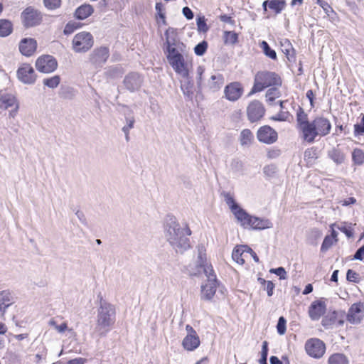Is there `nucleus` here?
Listing matches in <instances>:
<instances>
[{
  "mask_svg": "<svg viewBox=\"0 0 364 364\" xmlns=\"http://www.w3.org/2000/svg\"><path fill=\"white\" fill-rule=\"evenodd\" d=\"M166 41L163 50L167 61L175 73L184 80L190 79L192 61L186 53L185 45L176 38V33L173 28H168L164 33Z\"/></svg>",
  "mask_w": 364,
  "mask_h": 364,
  "instance_id": "nucleus-1",
  "label": "nucleus"
},
{
  "mask_svg": "<svg viewBox=\"0 0 364 364\" xmlns=\"http://www.w3.org/2000/svg\"><path fill=\"white\" fill-rule=\"evenodd\" d=\"M164 235L171 246L183 253L191 247L190 240L188 236L192 232L188 225L181 228L176 218L173 215H167L164 223Z\"/></svg>",
  "mask_w": 364,
  "mask_h": 364,
  "instance_id": "nucleus-2",
  "label": "nucleus"
},
{
  "mask_svg": "<svg viewBox=\"0 0 364 364\" xmlns=\"http://www.w3.org/2000/svg\"><path fill=\"white\" fill-rule=\"evenodd\" d=\"M99 307L97 308V323L95 330L102 337L110 331L116 321V309L114 305L103 299L100 293L97 295Z\"/></svg>",
  "mask_w": 364,
  "mask_h": 364,
  "instance_id": "nucleus-3",
  "label": "nucleus"
},
{
  "mask_svg": "<svg viewBox=\"0 0 364 364\" xmlns=\"http://www.w3.org/2000/svg\"><path fill=\"white\" fill-rule=\"evenodd\" d=\"M282 80L280 77L274 72L260 71L255 76L254 85L250 95L261 92L271 86H280Z\"/></svg>",
  "mask_w": 364,
  "mask_h": 364,
  "instance_id": "nucleus-4",
  "label": "nucleus"
},
{
  "mask_svg": "<svg viewBox=\"0 0 364 364\" xmlns=\"http://www.w3.org/2000/svg\"><path fill=\"white\" fill-rule=\"evenodd\" d=\"M307 116L296 115V129L303 141L312 144L318 135L312 121H309Z\"/></svg>",
  "mask_w": 364,
  "mask_h": 364,
  "instance_id": "nucleus-5",
  "label": "nucleus"
},
{
  "mask_svg": "<svg viewBox=\"0 0 364 364\" xmlns=\"http://www.w3.org/2000/svg\"><path fill=\"white\" fill-rule=\"evenodd\" d=\"M237 221L245 228L252 230H264L272 228V223L269 219L261 218L250 215L246 210Z\"/></svg>",
  "mask_w": 364,
  "mask_h": 364,
  "instance_id": "nucleus-6",
  "label": "nucleus"
},
{
  "mask_svg": "<svg viewBox=\"0 0 364 364\" xmlns=\"http://www.w3.org/2000/svg\"><path fill=\"white\" fill-rule=\"evenodd\" d=\"M94 44V39L90 33L80 32L75 35L73 39V49L76 53H85Z\"/></svg>",
  "mask_w": 364,
  "mask_h": 364,
  "instance_id": "nucleus-7",
  "label": "nucleus"
},
{
  "mask_svg": "<svg viewBox=\"0 0 364 364\" xmlns=\"http://www.w3.org/2000/svg\"><path fill=\"white\" fill-rule=\"evenodd\" d=\"M109 57V49L107 46H100L93 49L88 55L87 62L95 68L103 67Z\"/></svg>",
  "mask_w": 364,
  "mask_h": 364,
  "instance_id": "nucleus-8",
  "label": "nucleus"
},
{
  "mask_svg": "<svg viewBox=\"0 0 364 364\" xmlns=\"http://www.w3.org/2000/svg\"><path fill=\"white\" fill-rule=\"evenodd\" d=\"M305 350L309 356L320 358L325 353L326 346L323 341L318 338H310L306 341Z\"/></svg>",
  "mask_w": 364,
  "mask_h": 364,
  "instance_id": "nucleus-9",
  "label": "nucleus"
},
{
  "mask_svg": "<svg viewBox=\"0 0 364 364\" xmlns=\"http://www.w3.org/2000/svg\"><path fill=\"white\" fill-rule=\"evenodd\" d=\"M205 276L208 278V283L201 286V299L210 301L215 294L219 282L215 273Z\"/></svg>",
  "mask_w": 364,
  "mask_h": 364,
  "instance_id": "nucleus-10",
  "label": "nucleus"
},
{
  "mask_svg": "<svg viewBox=\"0 0 364 364\" xmlns=\"http://www.w3.org/2000/svg\"><path fill=\"white\" fill-rule=\"evenodd\" d=\"M0 109L8 110L10 114L16 112L18 109V103L14 95L6 90L0 91Z\"/></svg>",
  "mask_w": 364,
  "mask_h": 364,
  "instance_id": "nucleus-11",
  "label": "nucleus"
},
{
  "mask_svg": "<svg viewBox=\"0 0 364 364\" xmlns=\"http://www.w3.org/2000/svg\"><path fill=\"white\" fill-rule=\"evenodd\" d=\"M23 25L26 27H33L38 25L42 21V15L37 10L28 7L21 14Z\"/></svg>",
  "mask_w": 364,
  "mask_h": 364,
  "instance_id": "nucleus-12",
  "label": "nucleus"
},
{
  "mask_svg": "<svg viewBox=\"0 0 364 364\" xmlns=\"http://www.w3.org/2000/svg\"><path fill=\"white\" fill-rule=\"evenodd\" d=\"M58 66L56 60L51 55L39 57L36 62V69L41 73H49L53 72Z\"/></svg>",
  "mask_w": 364,
  "mask_h": 364,
  "instance_id": "nucleus-13",
  "label": "nucleus"
},
{
  "mask_svg": "<svg viewBox=\"0 0 364 364\" xmlns=\"http://www.w3.org/2000/svg\"><path fill=\"white\" fill-rule=\"evenodd\" d=\"M17 77L24 84H33L36 81L35 71L29 64H23L18 69Z\"/></svg>",
  "mask_w": 364,
  "mask_h": 364,
  "instance_id": "nucleus-14",
  "label": "nucleus"
},
{
  "mask_svg": "<svg viewBox=\"0 0 364 364\" xmlns=\"http://www.w3.org/2000/svg\"><path fill=\"white\" fill-rule=\"evenodd\" d=\"M259 141L271 144L277 139V133L269 126H263L259 129L257 134Z\"/></svg>",
  "mask_w": 364,
  "mask_h": 364,
  "instance_id": "nucleus-15",
  "label": "nucleus"
},
{
  "mask_svg": "<svg viewBox=\"0 0 364 364\" xmlns=\"http://www.w3.org/2000/svg\"><path fill=\"white\" fill-rule=\"evenodd\" d=\"M123 82L128 90L134 92L141 87L143 78L138 73L133 72L125 76Z\"/></svg>",
  "mask_w": 364,
  "mask_h": 364,
  "instance_id": "nucleus-16",
  "label": "nucleus"
},
{
  "mask_svg": "<svg viewBox=\"0 0 364 364\" xmlns=\"http://www.w3.org/2000/svg\"><path fill=\"white\" fill-rule=\"evenodd\" d=\"M326 305L321 300L313 301L309 308V315L311 320L318 321L326 313Z\"/></svg>",
  "mask_w": 364,
  "mask_h": 364,
  "instance_id": "nucleus-17",
  "label": "nucleus"
},
{
  "mask_svg": "<svg viewBox=\"0 0 364 364\" xmlns=\"http://www.w3.org/2000/svg\"><path fill=\"white\" fill-rule=\"evenodd\" d=\"M318 136H324L329 134L331 124L327 119L320 117L312 121Z\"/></svg>",
  "mask_w": 364,
  "mask_h": 364,
  "instance_id": "nucleus-18",
  "label": "nucleus"
},
{
  "mask_svg": "<svg viewBox=\"0 0 364 364\" xmlns=\"http://www.w3.org/2000/svg\"><path fill=\"white\" fill-rule=\"evenodd\" d=\"M242 87L239 82H232L225 88V95L230 101L238 100L242 94Z\"/></svg>",
  "mask_w": 364,
  "mask_h": 364,
  "instance_id": "nucleus-19",
  "label": "nucleus"
},
{
  "mask_svg": "<svg viewBox=\"0 0 364 364\" xmlns=\"http://www.w3.org/2000/svg\"><path fill=\"white\" fill-rule=\"evenodd\" d=\"M363 307V304L360 302L352 304L346 316L347 321L352 324L359 323L361 321L359 314L361 313Z\"/></svg>",
  "mask_w": 364,
  "mask_h": 364,
  "instance_id": "nucleus-20",
  "label": "nucleus"
},
{
  "mask_svg": "<svg viewBox=\"0 0 364 364\" xmlns=\"http://www.w3.org/2000/svg\"><path fill=\"white\" fill-rule=\"evenodd\" d=\"M37 43L33 38H23L19 44L20 52L26 56H31L36 50Z\"/></svg>",
  "mask_w": 364,
  "mask_h": 364,
  "instance_id": "nucleus-21",
  "label": "nucleus"
},
{
  "mask_svg": "<svg viewBox=\"0 0 364 364\" xmlns=\"http://www.w3.org/2000/svg\"><path fill=\"white\" fill-rule=\"evenodd\" d=\"M223 196L225 198V201L227 205L229 206L230 209L232 212L237 220L241 218L242 215V212H245V210L242 208L235 200L234 198L230 193H224Z\"/></svg>",
  "mask_w": 364,
  "mask_h": 364,
  "instance_id": "nucleus-22",
  "label": "nucleus"
},
{
  "mask_svg": "<svg viewBox=\"0 0 364 364\" xmlns=\"http://www.w3.org/2000/svg\"><path fill=\"white\" fill-rule=\"evenodd\" d=\"M285 0H266L262 3L264 11H267V7L274 11L276 14H280L286 7Z\"/></svg>",
  "mask_w": 364,
  "mask_h": 364,
  "instance_id": "nucleus-23",
  "label": "nucleus"
},
{
  "mask_svg": "<svg viewBox=\"0 0 364 364\" xmlns=\"http://www.w3.org/2000/svg\"><path fill=\"white\" fill-rule=\"evenodd\" d=\"M200 341L198 334L186 335L182 341L183 348L188 351H193L200 346Z\"/></svg>",
  "mask_w": 364,
  "mask_h": 364,
  "instance_id": "nucleus-24",
  "label": "nucleus"
},
{
  "mask_svg": "<svg viewBox=\"0 0 364 364\" xmlns=\"http://www.w3.org/2000/svg\"><path fill=\"white\" fill-rule=\"evenodd\" d=\"M197 267L203 269V273L205 275L215 273L213 266L207 263L205 253H203L200 249L198 250Z\"/></svg>",
  "mask_w": 364,
  "mask_h": 364,
  "instance_id": "nucleus-25",
  "label": "nucleus"
},
{
  "mask_svg": "<svg viewBox=\"0 0 364 364\" xmlns=\"http://www.w3.org/2000/svg\"><path fill=\"white\" fill-rule=\"evenodd\" d=\"M246 250L252 251V248L247 245L235 247L232 253V259L240 264H243L245 259L242 258V255L245 252Z\"/></svg>",
  "mask_w": 364,
  "mask_h": 364,
  "instance_id": "nucleus-26",
  "label": "nucleus"
},
{
  "mask_svg": "<svg viewBox=\"0 0 364 364\" xmlns=\"http://www.w3.org/2000/svg\"><path fill=\"white\" fill-rule=\"evenodd\" d=\"M93 12V7L90 4H85L76 9L75 16L77 19L84 20L91 16Z\"/></svg>",
  "mask_w": 364,
  "mask_h": 364,
  "instance_id": "nucleus-27",
  "label": "nucleus"
},
{
  "mask_svg": "<svg viewBox=\"0 0 364 364\" xmlns=\"http://www.w3.org/2000/svg\"><path fill=\"white\" fill-rule=\"evenodd\" d=\"M124 72L122 66L117 65L107 68L105 74L109 78H117L122 77Z\"/></svg>",
  "mask_w": 364,
  "mask_h": 364,
  "instance_id": "nucleus-28",
  "label": "nucleus"
},
{
  "mask_svg": "<svg viewBox=\"0 0 364 364\" xmlns=\"http://www.w3.org/2000/svg\"><path fill=\"white\" fill-rule=\"evenodd\" d=\"M282 50L289 61L295 60V51L289 40L286 39L282 43Z\"/></svg>",
  "mask_w": 364,
  "mask_h": 364,
  "instance_id": "nucleus-29",
  "label": "nucleus"
},
{
  "mask_svg": "<svg viewBox=\"0 0 364 364\" xmlns=\"http://www.w3.org/2000/svg\"><path fill=\"white\" fill-rule=\"evenodd\" d=\"M322 236V232L318 228L310 229L306 233L307 241L311 245H316L317 240Z\"/></svg>",
  "mask_w": 364,
  "mask_h": 364,
  "instance_id": "nucleus-30",
  "label": "nucleus"
},
{
  "mask_svg": "<svg viewBox=\"0 0 364 364\" xmlns=\"http://www.w3.org/2000/svg\"><path fill=\"white\" fill-rule=\"evenodd\" d=\"M328 364H349L348 358L343 353H333L328 360Z\"/></svg>",
  "mask_w": 364,
  "mask_h": 364,
  "instance_id": "nucleus-31",
  "label": "nucleus"
},
{
  "mask_svg": "<svg viewBox=\"0 0 364 364\" xmlns=\"http://www.w3.org/2000/svg\"><path fill=\"white\" fill-rule=\"evenodd\" d=\"M223 39L225 45L234 46L238 42V34L235 31H225Z\"/></svg>",
  "mask_w": 364,
  "mask_h": 364,
  "instance_id": "nucleus-32",
  "label": "nucleus"
},
{
  "mask_svg": "<svg viewBox=\"0 0 364 364\" xmlns=\"http://www.w3.org/2000/svg\"><path fill=\"white\" fill-rule=\"evenodd\" d=\"M264 108L262 102L254 100L247 107V114H264Z\"/></svg>",
  "mask_w": 364,
  "mask_h": 364,
  "instance_id": "nucleus-33",
  "label": "nucleus"
},
{
  "mask_svg": "<svg viewBox=\"0 0 364 364\" xmlns=\"http://www.w3.org/2000/svg\"><path fill=\"white\" fill-rule=\"evenodd\" d=\"M0 296L1 297V301L4 304L3 314H4L6 309L12 304L14 298L12 294L9 290L1 291Z\"/></svg>",
  "mask_w": 364,
  "mask_h": 364,
  "instance_id": "nucleus-34",
  "label": "nucleus"
},
{
  "mask_svg": "<svg viewBox=\"0 0 364 364\" xmlns=\"http://www.w3.org/2000/svg\"><path fill=\"white\" fill-rule=\"evenodd\" d=\"M126 124L122 127V130L124 134L125 140L128 142L129 138V130L134 127L135 119L133 115L125 116Z\"/></svg>",
  "mask_w": 364,
  "mask_h": 364,
  "instance_id": "nucleus-35",
  "label": "nucleus"
},
{
  "mask_svg": "<svg viewBox=\"0 0 364 364\" xmlns=\"http://www.w3.org/2000/svg\"><path fill=\"white\" fill-rule=\"evenodd\" d=\"M328 155L337 164H342L345 160V155L339 149L333 148L328 151Z\"/></svg>",
  "mask_w": 364,
  "mask_h": 364,
  "instance_id": "nucleus-36",
  "label": "nucleus"
},
{
  "mask_svg": "<svg viewBox=\"0 0 364 364\" xmlns=\"http://www.w3.org/2000/svg\"><path fill=\"white\" fill-rule=\"evenodd\" d=\"M12 32V24L9 20H0V36L6 37L11 34Z\"/></svg>",
  "mask_w": 364,
  "mask_h": 364,
  "instance_id": "nucleus-37",
  "label": "nucleus"
},
{
  "mask_svg": "<svg viewBox=\"0 0 364 364\" xmlns=\"http://www.w3.org/2000/svg\"><path fill=\"white\" fill-rule=\"evenodd\" d=\"M259 47L262 49L264 54L272 60L277 59V53L272 49L267 41H262L259 43Z\"/></svg>",
  "mask_w": 364,
  "mask_h": 364,
  "instance_id": "nucleus-38",
  "label": "nucleus"
},
{
  "mask_svg": "<svg viewBox=\"0 0 364 364\" xmlns=\"http://www.w3.org/2000/svg\"><path fill=\"white\" fill-rule=\"evenodd\" d=\"M223 82L224 80L222 75H212L209 82V86L211 89L215 90L219 89L223 85Z\"/></svg>",
  "mask_w": 364,
  "mask_h": 364,
  "instance_id": "nucleus-39",
  "label": "nucleus"
},
{
  "mask_svg": "<svg viewBox=\"0 0 364 364\" xmlns=\"http://www.w3.org/2000/svg\"><path fill=\"white\" fill-rule=\"evenodd\" d=\"M253 139V134L250 129H243L240 133V144L242 146L250 144Z\"/></svg>",
  "mask_w": 364,
  "mask_h": 364,
  "instance_id": "nucleus-40",
  "label": "nucleus"
},
{
  "mask_svg": "<svg viewBox=\"0 0 364 364\" xmlns=\"http://www.w3.org/2000/svg\"><path fill=\"white\" fill-rule=\"evenodd\" d=\"M352 160L356 165H362L364 163V151L360 149H355L352 152Z\"/></svg>",
  "mask_w": 364,
  "mask_h": 364,
  "instance_id": "nucleus-41",
  "label": "nucleus"
},
{
  "mask_svg": "<svg viewBox=\"0 0 364 364\" xmlns=\"http://www.w3.org/2000/svg\"><path fill=\"white\" fill-rule=\"evenodd\" d=\"M281 95L280 91L277 87L273 86L266 92V98L268 102H273L276 98H279Z\"/></svg>",
  "mask_w": 364,
  "mask_h": 364,
  "instance_id": "nucleus-42",
  "label": "nucleus"
},
{
  "mask_svg": "<svg viewBox=\"0 0 364 364\" xmlns=\"http://www.w3.org/2000/svg\"><path fill=\"white\" fill-rule=\"evenodd\" d=\"M277 171H278L277 166L274 164L266 165L263 168V173H264V176L269 178L275 177Z\"/></svg>",
  "mask_w": 364,
  "mask_h": 364,
  "instance_id": "nucleus-43",
  "label": "nucleus"
},
{
  "mask_svg": "<svg viewBox=\"0 0 364 364\" xmlns=\"http://www.w3.org/2000/svg\"><path fill=\"white\" fill-rule=\"evenodd\" d=\"M60 82V78L58 75L53 76L52 77L45 78L43 80V85L50 87V88H55L58 87Z\"/></svg>",
  "mask_w": 364,
  "mask_h": 364,
  "instance_id": "nucleus-44",
  "label": "nucleus"
},
{
  "mask_svg": "<svg viewBox=\"0 0 364 364\" xmlns=\"http://www.w3.org/2000/svg\"><path fill=\"white\" fill-rule=\"evenodd\" d=\"M197 29L200 33H206L209 30V27L206 23L204 16H198L196 18Z\"/></svg>",
  "mask_w": 364,
  "mask_h": 364,
  "instance_id": "nucleus-45",
  "label": "nucleus"
},
{
  "mask_svg": "<svg viewBox=\"0 0 364 364\" xmlns=\"http://www.w3.org/2000/svg\"><path fill=\"white\" fill-rule=\"evenodd\" d=\"M208 48V43L205 41L197 44L194 48V52L196 55L202 56L205 54Z\"/></svg>",
  "mask_w": 364,
  "mask_h": 364,
  "instance_id": "nucleus-46",
  "label": "nucleus"
},
{
  "mask_svg": "<svg viewBox=\"0 0 364 364\" xmlns=\"http://www.w3.org/2000/svg\"><path fill=\"white\" fill-rule=\"evenodd\" d=\"M287 321L284 316H280L277 324V331L279 335H284L286 332Z\"/></svg>",
  "mask_w": 364,
  "mask_h": 364,
  "instance_id": "nucleus-47",
  "label": "nucleus"
},
{
  "mask_svg": "<svg viewBox=\"0 0 364 364\" xmlns=\"http://www.w3.org/2000/svg\"><path fill=\"white\" fill-rule=\"evenodd\" d=\"M346 279L350 282L359 283L360 277L356 272L353 269H348L346 273Z\"/></svg>",
  "mask_w": 364,
  "mask_h": 364,
  "instance_id": "nucleus-48",
  "label": "nucleus"
},
{
  "mask_svg": "<svg viewBox=\"0 0 364 364\" xmlns=\"http://www.w3.org/2000/svg\"><path fill=\"white\" fill-rule=\"evenodd\" d=\"M316 4L323 9L325 14L327 16H329L331 14L333 13L332 7L329 5V4L327 1L324 0H316Z\"/></svg>",
  "mask_w": 364,
  "mask_h": 364,
  "instance_id": "nucleus-49",
  "label": "nucleus"
},
{
  "mask_svg": "<svg viewBox=\"0 0 364 364\" xmlns=\"http://www.w3.org/2000/svg\"><path fill=\"white\" fill-rule=\"evenodd\" d=\"M338 229L344 233L348 238H350L353 236V229L350 225H348L346 223L338 226Z\"/></svg>",
  "mask_w": 364,
  "mask_h": 364,
  "instance_id": "nucleus-50",
  "label": "nucleus"
},
{
  "mask_svg": "<svg viewBox=\"0 0 364 364\" xmlns=\"http://www.w3.org/2000/svg\"><path fill=\"white\" fill-rule=\"evenodd\" d=\"M333 244V240L330 235H326L321 244V251L325 252L327 251Z\"/></svg>",
  "mask_w": 364,
  "mask_h": 364,
  "instance_id": "nucleus-51",
  "label": "nucleus"
},
{
  "mask_svg": "<svg viewBox=\"0 0 364 364\" xmlns=\"http://www.w3.org/2000/svg\"><path fill=\"white\" fill-rule=\"evenodd\" d=\"M304 159L308 161H311L313 159H317L316 149L313 147L310 148V149H307L304 151Z\"/></svg>",
  "mask_w": 364,
  "mask_h": 364,
  "instance_id": "nucleus-52",
  "label": "nucleus"
},
{
  "mask_svg": "<svg viewBox=\"0 0 364 364\" xmlns=\"http://www.w3.org/2000/svg\"><path fill=\"white\" fill-rule=\"evenodd\" d=\"M269 272L277 275L280 279H285L287 278V272L283 267L271 269Z\"/></svg>",
  "mask_w": 364,
  "mask_h": 364,
  "instance_id": "nucleus-53",
  "label": "nucleus"
},
{
  "mask_svg": "<svg viewBox=\"0 0 364 364\" xmlns=\"http://www.w3.org/2000/svg\"><path fill=\"white\" fill-rule=\"evenodd\" d=\"M354 134L355 136L364 134V115H363L360 123L354 125Z\"/></svg>",
  "mask_w": 364,
  "mask_h": 364,
  "instance_id": "nucleus-54",
  "label": "nucleus"
},
{
  "mask_svg": "<svg viewBox=\"0 0 364 364\" xmlns=\"http://www.w3.org/2000/svg\"><path fill=\"white\" fill-rule=\"evenodd\" d=\"M45 6L48 9L53 10L60 6V0H43Z\"/></svg>",
  "mask_w": 364,
  "mask_h": 364,
  "instance_id": "nucleus-55",
  "label": "nucleus"
},
{
  "mask_svg": "<svg viewBox=\"0 0 364 364\" xmlns=\"http://www.w3.org/2000/svg\"><path fill=\"white\" fill-rule=\"evenodd\" d=\"M268 342L264 341L262 343V351H261V358L259 360H267V356H268Z\"/></svg>",
  "mask_w": 364,
  "mask_h": 364,
  "instance_id": "nucleus-56",
  "label": "nucleus"
},
{
  "mask_svg": "<svg viewBox=\"0 0 364 364\" xmlns=\"http://www.w3.org/2000/svg\"><path fill=\"white\" fill-rule=\"evenodd\" d=\"M49 323L50 326H55L59 333L64 332L68 328V326L65 323H62L60 325H58L53 319L50 320Z\"/></svg>",
  "mask_w": 364,
  "mask_h": 364,
  "instance_id": "nucleus-57",
  "label": "nucleus"
},
{
  "mask_svg": "<svg viewBox=\"0 0 364 364\" xmlns=\"http://www.w3.org/2000/svg\"><path fill=\"white\" fill-rule=\"evenodd\" d=\"M364 259V245L359 247L353 255V259L362 261Z\"/></svg>",
  "mask_w": 364,
  "mask_h": 364,
  "instance_id": "nucleus-58",
  "label": "nucleus"
},
{
  "mask_svg": "<svg viewBox=\"0 0 364 364\" xmlns=\"http://www.w3.org/2000/svg\"><path fill=\"white\" fill-rule=\"evenodd\" d=\"M274 288V284L272 281H267V283L265 284L264 289L267 291L269 296H272L273 295Z\"/></svg>",
  "mask_w": 364,
  "mask_h": 364,
  "instance_id": "nucleus-59",
  "label": "nucleus"
},
{
  "mask_svg": "<svg viewBox=\"0 0 364 364\" xmlns=\"http://www.w3.org/2000/svg\"><path fill=\"white\" fill-rule=\"evenodd\" d=\"M182 13H183V16L188 20H191L193 18V16H194L193 12L191 11V9L189 7H188V6L183 7L182 9Z\"/></svg>",
  "mask_w": 364,
  "mask_h": 364,
  "instance_id": "nucleus-60",
  "label": "nucleus"
},
{
  "mask_svg": "<svg viewBox=\"0 0 364 364\" xmlns=\"http://www.w3.org/2000/svg\"><path fill=\"white\" fill-rule=\"evenodd\" d=\"M204 71H205V69H204L203 67H202V66L198 67V68H197V75H198V76L196 77V80H197V84H198V87L201 86L202 75L204 73Z\"/></svg>",
  "mask_w": 364,
  "mask_h": 364,
  "instance_id": "nucleus-61",
  "label": "nucleus"
},
{
  "mask_svg": "<svg viewBox=\"0 0 364 364\" xmlns=\"http://www.w3.org/2000/svg\"><path fill=\"white\" fill-rule=\"evenodd\" d=\"M355 203L356 199L354 197H349L340 201L341 205L343 206H348L350 205L355 204Z\"/></svg>",
  "mask_w": 364,
  "mask_h": 364,
  "instance_id": "nucleus-62",
  "label": "nucleus"
},
{
  "mask_svg": "<svg viewBox=\"0 0 364 364\" xmlns=\"http://www.w3.org/2000/svg\"><path fill=\"white\" fill-rule=\"evenodd\" d=\"M281 154L279 149H272L267 152V157L269 159H275Z\"/></svg>",
  "mask_w": 364,
  "mask_h": 364,
  "instance_id": "nucleus-63",
  "label": "nucleus"
},
{
  "mask_svg": "<svg viewBox=\"0 0 364 364\" xmlns=\"http://www.w3.org/2000/svg\"><path fill=\"white\" fill-rule=\"evenodd\" d=\"M86 359L83 358H77L68 361L67 364H84Z\"/></svg>",
  "mask_w": 364,
  "mask_h": 364,
  "instance_id": "nucleus-64",
  "label": "nucleus"
}]
</instances>
